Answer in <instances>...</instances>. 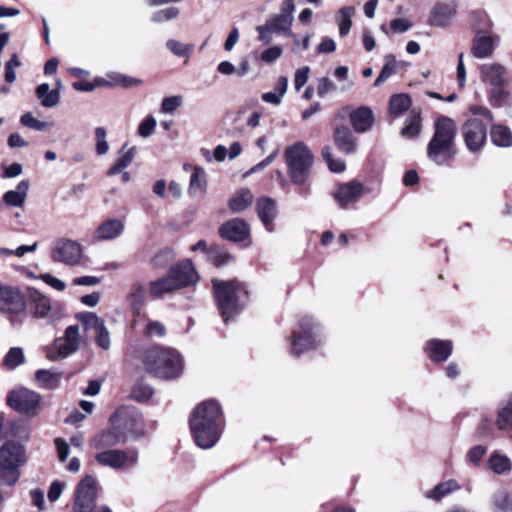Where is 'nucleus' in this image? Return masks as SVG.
<instances>
[{
  "label": "nucleus",
  "mask_w": 512,
  "mask_h": 512,
  "mask_svg": "<svg viewBox=\"0 0 512 512\" xmlns=\"http://www.w3.org/2000/svg\"><path fill=\"white\" fill-rule=\"evenodd\" d=\"M334 140L338 148L345 153H351L356 148L355 139L351 131L345 126H339L335 129Z\"/></svg>",
  "instance_id": "nucleus-32"
},
{
  "label": "nucleus",
  "mask_w": 512,
  "mask_h": 512,
  "mask_svg": "<svg viewBox=\"0 0 512 512\" xmlns=\"http://www.w3.org/2000/svg\"><path fill=\"white\" fill-rule=\"evenodd\" d=\"M320 343L317 325L311 317L305 316L300 319L298 328L292 333L290 353L293 356H300L304 352L316 349Z\"/></svg>",
  "instance_id": "nucleus-10"
},
{
  "label": "nucleus",
  "mask_w": 512,
  "mask_h": 512,
  "mask_svg": "<svg viewBox=\"0 0 512 512\" xmlns=\"http://www.w3.org/2000/svg\"><path fill=\"white\" fill-rule=\"evenodd\" d=\"M310 68L308 66H304L299 68L295 72L294 78V86L296 91H299L306 83L309 78Z\"/></svg>",
  "instance_id": "nucleus-63"
},
{
  "label": "nucleus",
  "mask_w": 512,
  "mask_h": 512,
  "mask_svg": "<svg viewBox=\"0 0 512 512\" xmlns=\"http://www.w3.org/2000/svg\"><path fill=\"white\" fill-rule=\"evenodd\" d=\"M499 40L497 35H484L477 32L472 41V55L479 59L491 57Z\"/></svg>",
  "instance_id": "nucleus-21"
},
{
  "label": "nucleus",
  "mask_w": 512,
  "mask_h": 512,
  "mask_svg": "<svg viewBox=\"0 0 512 512\" xmlns=\"http://www.w3.org/2000/svg\"><path fill=\"white\" fill-rule=\"evenodd\" d=\"M494 512H512V493L505 490L496 492L491 501Z\"/></svg>",
  "instance_id": "nucleus-41"
},
{
  "label": "nucleus",
  "mask_w": 512,
  "mask_h": 512,
  "mask_svg": "<svg viewBox=\"0 0 512 512\" xmlns=\"http://www.w3.org/2000/svg\"><path fill=\"white\" fill-rule=\"evenodd\" d=\"M413 26V23L406 18H396L390 23V29L394 33H404Z\"/></svg>",
  "instance_id": "nucleus-62"
},
{
  "label": "nucleus",
  "mask_w": 512,
  "mask_h": 512,
  "mask_svg": "<svg viewBox=\"0 0 512 512\" xmlns=\"http://www.w3.org/2000/svg\"><path fill=\"white\" fill-rule=\"evenodd\" d=\"M219 232L221 237L226 240L240 242L249 236V227L244 220L235 218L225 222Z\"/></svg>",
  "instance_id": "nucleus-22"
},
{
  "label": "nucleus",
  "mask_w": 512,
  "mask_h": 512,
  "mask_svg": "<svg viewBox=\"0 0 512 512\" xmlns=\"http://www.w3.org/2000/svg\"><path fill=\"white\" fill-rule=\"evenodd\" d=\"M76 318L84 325L85 330L95 329L102 321H104L93 312L78 313Z\"/></svg>",
  "instance_id": "nucleus-57"
},
{
  "label": "nucleus",
  "mask_w": 512,
  "mask_h": 512,
  "mask_svg": "<svg viewBox=\"0 0 512 512\" xmlns=\"http://www.w3.org/2000/svg\"><path fill=\"white\" fill-rule=\"evenodd\" d=\"M489 468L496 474H504L512 469V461L506 455L495 451L488 460Z\"/></svg>",
  "instance_id": "nucleus-38"
},
{
  "label": "nucleus",
  "mask_w": 512,
  "mask_h": 512,
  "mask_svg": "<svg viewBox=\"0 0 512 512\" xmlns=\"http://www.w3.org/2000/svg\"><path fill=\"white\" fill-rule=\"evenodd\" d=\"M294 18H288L286 16L277 14L269 18L266 22L271 26L277 34L291 35V26Z\"/></svg>",
  "instance_id": "nucleus-42"
},
{
  "label": "nucleus",
  "mask_w": 512,
  "mask_h": 512,
  "mask_svg": "<svg viewBox=\"0 0 512 512\" xmlns=\"http://www.w3.org/2000/svg\"><path fill=\"white\" fill-rule=\"evenodd\" d=\"M27 462L26 449L17 441H6L0 447V482L13 486L20 477V467Z\"/></svg>",
  "instance_id": "nucleus-7"
},
{
  "label": "nucleus",
  "mask_w": 512,
  "mask_h": 512,
  "mask_svg": "<svg viewBox=\"0 0 512 512\" xmlns=\"http://www.w3.org/2000/svg\"><path fill=\"white\" fill-rule=\"evenodd\" d=\"M460 489V485L454 479L439 483L426 493V497L433 500H440L448 494Z\"/></svg>",
  "instance_id": "nucleus-40"
},
{
  "label": "nucleus",
  "mask_w": 512,
  "mask_h": 512,
  "mask_svg": "<svg viewBox=\"0 0 512 512\" xmlns=\"http://www.w3.org/2000/svg\"><path fill=\"white\" fill-rule=\"evenodd\" d=\"M174 253L170 249H163L156 253L151 259V265L154 268H165L169 263L174 260Z\"/></svg>",
  "instance_id": "nucleus-50"
},
{
  "label": "nucleus",
  "mask_w": 512,
  "mask_h": 512,
  "mask_svg": "<svg viewBox=\"0 0 512 512\" xmlns=\"http://www.w3.org/2000/svg\"><path fill=\"white\" fill-rule=\"evenodd\" d=\"M254 195L247 188H242L234 193L228 202L229 209L234 213H239L247 209L253 202Z\"/></svg>",
  "instance_id": "nucleus-31"
},
{
  "label": "nucleus",
  "mask_w": 512,
  "mask_h": 512,
  "mask_svg": "<svg viewBox=\"0 0 512 512\" xmlns=\"http://www.w3.org/2000/svg\"><path fill=\"white\" fill-rule=\"evenodd\" d=\"M421 130V118L419 114L410 115L405 122V126L401 131L403 137L412 139L416 137Z\"/></svg>",
  "instance_id": "nucleus-46"
},
{
  "label": "nucleus",
  "mask_w": 512,
  "mask_h": 512,
  "mask_svg": "<svg viewBox=\"0 0 512 512\" xmlns=\"http://www.w3.org/2000/svg\"><path fill=\"white\" fill-rule=\"evenodd\" d=\"M138 459L137 449L111 448L98 451L94 456L98 465L114 470H129L137 465Z\"/></svg>",
  "instance_id": "nucleus-11"
},
{
  "label": "nucleus",
  "mask_w": 512,
  "mask_h": 512,
  "mask_svg": "<svg viewBox=\"0 0 512 512\" xmlns=\"http://www.w3.org/2000/svg\"><path fill=\"white\" fill-rule=\"evenodd\" d=\"M97 499V482L91 475H86L77 484L73 512H91Z\"/></svg>",
  "instance_id": "nucleus-13"
},
{
  "label": "nucleus",
  "mask_w": 512,
  "mask_h": 512,
  "mask_svg": "<svg viewBox=\"0 0 512 512\" xmlns=\"http://www.w3.org/2000/svg\"><path fill=\"white\" fill-rule=\"evenodd\" d=\"M132 397L138 401H146L153 395V389L146 384L138 383L132 389Z\"/></svg>",
  "instance_id": "nucleus-58"
},
{
  "label": "nucleus",
  "mask_w": 512,
  "mask_h": 512,
  "mask_svg": "<svg viewBox=\"0 0 512 512\" xmlns=\"http://www.w3.org/2000/svg\"><path fill=\"white\" fill-rule=\"evenodd\" d=\"M183 104L181 95L165 97L161 103V112L165 114H173Z\"/></svg>",
  "instance_id": "nucleus-56"
},
{
  "label": "nucleus",
  "mask_w": 512,
  "mask_h": 512,
  "mask_svg": "<svg viewBox=\"0 0 512 512\" xmlns=\"http://www.w3.org/2000/svg\"><path fill=\"white\" fill-rule=\"evenodd\" d=\"M124 224L118 219H109L103 222L95 231L98 240H112L123 233Z\"/></svg>",
  "instance_id": "nucleus-27"
},
{
  "label": "nucleus",
  "mask_w": 512,
  "mask_h": 512,
  "mask_svg": "<svg viewBox=\"0 0 512 512\" xmlns=\"http://www.w3.org/2000/svg\"><path fill=\"white\" fill-rule=\"evenodd\" d=\"M50 258L69 267L79 266L83 260V248L74 240L60 238L52 243Z\"/></svg>",
  "instance_id": "nucleus-12"
},
{
  "label": "nucleus",
  "mask_w": 512,
  "mask_h": 512,
  "mask_svg": "<svg viewBox=\"0 0 512 512\" xmlns=\"http://www.w3.org/2000/svg\"><path fill=\"white\" fill-rule=\"evenodd\" d=\"M62 373L57 370H38L36 379L39 385L45 389H55L60 384Z\"/></svg>",
  "instance_id": "nucleus-39"
},
{
  "label": "nucleus",
  "mask_w": 512,
  "mask_h": 512,
  "mask_svg": "<svg viewBox=\"0 0 512 512\" xmlns=\"http://www.w3.org/2000/svg\"><path fill=\"white\" fill-rule=\"evenodd\" d=\"M481 81L488 87L487 99L495 108H501L507 97L508 72L498 63L484 64L480 68Z\"/></svg>",
  "instance_id": "nucleus-8"
},
{
  "label": "nucleus",
  "mask_w": 512,
  "mask_h": 512,
  "mask_svg": "<svg viewBox=\"0 0 512 512\" xmlns=\"http://www.w3.org/2000/svg\"><path fill=\"white\" fill-rule=\"evenodd\" d=\"M321 155L323 159L326 161L330 171L335 173H341L345 170V163L341 159H334L332 156V151L329 146H325Z\"/></svg>",
  "instance_id": "nucleus-49"
},
{
  "label": "nucleus",
  "mask_w": 512,
  "mask_h": 512,
  "mask_svg": "<svg viewBox=\"0 0 512 512\" xmlns=\"http://www.w3.org/2000/svg\"><path fill=\"white\" fill-rule=\"evenodd\" d=\"M8 434L18 438H25L28 437L29 431L22 422H11L0 416V437H6Z\"/></svg>",
  "instance_id": "nucleus-34"
},
{
  "label": "nucleus",
  "mask_w": 512,
  "mask_h": 512,
  "mask_svg": "<svg viewBox=\"0 0 512 512\" xmlns=\"http://www.w3.org/2000/svg\"><path fill=\"white\" fill-rule=\"evenodd\" d=\"M350 121L356 132L364 133L373 126V111L366 106L359 107L350 113Z\"/></svg>",
  "instance_id": "nucleus-26"
},
{
  "label": "nucleus",
  "mask_w": 512,
  "mask_h": 512,
  "mask_svg": "<svg viewBox=\"0 0 512 512\" xmlns=\"http://www.w3.org/2000/svg\"><path fill=\"white\" fill-rule=\"evenodd\" d=\"M20 123L23 126L29 127L37 131H44L47 129L48 126L52 125L47 122L36 119L30 112H27L21 116Z\"/></svg>",
  "instance_id": "nucleus-55"
},
{
  "label": "nucleus",
  "mask_w": 512,
  "mask_h": 512,
  "mask_svg": "<svg viewBox=\"0 0 512 512\" xmlns=\"http://www.w3.org/2000/svg\"><path fill=\"white\" fill-rule=\"evenodd\" d=\"M35 92L41 105L45 108L55 107L60 102V92L57 89L51 90L47 83L40 84Z\"/></svg>",
  "instance_id": "nucleus-33"
},
{
  "label": "nucleus",
  "mask_w": 512,
  "mask_h": 512,
  "mask_svg": "<svg viewBox=\"0 0 512 512\" xmlns=\"http://www.w3.org/2000/svg\"><path fill=\"white\" fill-rule=\"evenodd\" d=\"M424 350L432 362L440 363L450 357L453 343L450 340L431 339L427 341Z\"/></svg>",
  "instance_id": "nucleus-25"
},
{
  "label": "nucleus",
  "mask_w": 512,
  "mask_h": 512,
  "mask_svg": "<svg viewBox=\"0 0 512 512\" xmlns=\"http://www.w3.org/2000/svg\"><path fill=\"white\" fill-rule=\"evenodd\" d=\"M8 403L20 413L35 415L38 411L40 396L29 389L20 388L9 394Z\"/></svg>",
  "instance_id": "nucleus-15"
},
{
  "label": "nucleus",
  "mask_w": 512,
  "mask_h": 512,
  "mask_svg": "<svg viewBox=\"0 0 512 512\" xmlns=\"http://www.w3.org/2000/svg\"><path fill=\"white\" fill-rule=\"evenodd\" d=\"M256 211L266 230L272 232L274 230L273 222L278 214L276 201L269 197H261L256 202Z\"/></svg>",
  "instance_id": "nucleus-23"
},
{
  "label": "nucleus",
  "mask_w": 512,
  "mask_h": 512,
  "mask_svg": "<svg viewBox=\"0 0 512 512\" xmlns=\"http://www.w3.org/2000/svg\"><path fill=\"white\" fill-rule=\"evenodd\" d=\"M256 31L258 33V39L264 44H269L272 42V34L275 33L272 30L271 26L266 22L264 25H259L256 27Z\"/></svg>",
  "instance_id": "nucleus-64"
},
{
  "label": "nucleus",
  "mask_w": 512,
  "mask_h": 512,
  "mask_svg": "<svg viewBox=\"0 0 512 512\" xmlns=\"http://www.w3.org/2000/svg\"><path fill=\"white\" fill-rule=\"evenodd\" d=\"M126 301L128 302L133 314L139 315L145 302L144 285L140 282H134L126 296Z\"/></svg>",
  "instance_id": "nucleus-30"
},
{
  "label": "nucleus",
  "mask_w": 512,
  "mask_h": 512,
  "mask_svg": "<svg viewBox=\"0 0 512 512\" xmlns=\"http://www.w3.org/2000/svg\"><path fill=\"white\" fill-rule=\"evenodd\" d=\"M135 151V147L129 148L122 156L119 157L115 164L112 167H110L107 174L109 176H114L121 172L126 167H128L135 157Z\"/></svg>",
  "instance_id": "nucleus-47"
},
{
  "label": "nucleus",
  "mask_w": 512,
  "mask_h": 512,
  "mask_svg": "<svg viewBox=\"0 0 512 512\" xmlns=\"http://www.w3.org/2000/svg\"><path fill=\"white\" fill-rule=\"evenodd\" d=\"M165 333L166 328L159 321H149L144 328V334L148 337H163Z\"/></svg>",
  "instance_id": "nucleus-61"
},
{
  "label": "nucleus",
  "mask_w": 512,
  "mask_h": 512,
  "mask_svg": "<svg viewBox=\"0 0 512 512\" xmlns=\"http://www.w3.org/2000/svg\"><path fill=\"white\" fill-rule=\"evenodd\" d=\"M458 4L456 0H441L437 2L430 15L429 24L435 27H446L457 14Z\"/></svg>",
  "instance_id": "nucleus-17"
},
{
  "label": "nucleus",
  "mask_w": 512,
  "mask_h": 512,
  "mask_svg": "<svg viewBox=\"0 0 512 512\" xmlns=\"http://www.w3.org/2000/svg\"><path fill=\"white\" fill-rule=\"evenodd\" d=\"M29 189V182L27 180H22L18 183L16 189L9 190L4 193L3 201L12 207H22L27 198Z\"/></svg>",
  "instance_id": "nucleus-28"
},
{
  "label": "nucleus",
  "mask_w": 512,
  "mask_h": 512,
  "mask_svg": "<svg viewBox=\"0 0 512 512\" xmlns=\"http://www.w3.org/2000/svg\"><path fill=\"white\" fill-rule=\"evenodd\" d=\"M284 157L287 173L294 184L303 185L307 182L314 163V155L302 141L286 147Z\"/></svg>",
  "instance_id": "nucleus-6"
},
{
  "label": "nucleus",
  "mask_w": 512,
  "mask_h": 512,
  "mask_svg": "<svg viewBox=\"0 0 512 512\" xmlns=\"http://www.w3.org/2000/svg\"><path fill=\"white\" fill-rule=\"evenodd\" d=\"M24 352L20 347L11 348L3 359V364L8 369H14L24 362Z\"/></svg>",
  "instance_id": "nucleus-48"
},
{
  "label": "nucleus",
  "mask_w": 512,
  "mask_h": 512,
  "mask_svg": "<svg viewBox=\"0 0 512 512\" xmlns=\"http://www.w3.org/2000/svg\"><path fill=\"white\" fill-rule=\"evenodd\" d=\"M25 309V300L19 290L0 286V310L8 313H19Z\"/></svg>",
  "instance_id": "nucleus-19"
},
{
  "label": "nucleus",
  "mask_w": 512,
  "mask_h": 512,
  "mask_svg": "<svg viewBox=\"0 0 512 512\" xmlns=\"http://www.w3.org/2000/svg\"><path fill=\"white\" fill-rule=\"evenodd\" d=\"M490 135L494 145L503 148L512 146V131L509 127L501 124L493 125Z\"/></svg>",
  "instance_id": "nucleus-35"
},
{
  "label": "nucleus",
  "mask_w": 512,
  "mask_h": 512,
  "mask_svg": "<svg viewBox=\"0 0 512 512\" xmlns=\"http://www.w3.org/2000/svg\"><path fill=\"white\" fill-rule=\"evenodd\" d=\"M363 192V185L353 181L340 185L334 193V199L341 208H345L348 204L358 201Z\"/></svg>",
  "instance_id": "nucleus-24"
},
{
  "label": "nucleus",
  "mask_w": 512,
  "mask_h": 512,
  "mask_svg": "<svg viewBox=\"0 0 512 512\" xmlns=\"http://www.w3.org/2000/svg\"><path fill=\"white\" fill-rule=\"evenodd\" d=\"M30 310L36 318L46 319L54 323L62 317L59 304H52L50 298L37 290L30 293Z\"/></svg>",
  "instance_id": "nucleus-14"
},
{
  "label": "nucleus",
  "mask_w": 512,
  "mask_h": 512,
  "mask_svg": "<svg viewBox=\"0 0 512 512\" xmlns=\"http://www.w3.org/2000/svg\"><path fill=\"white\" fill-rule=\"evenodd\" d=\"M142 364L147 373L160 379H175L183 373V360L180 354L163 346H153L144 351Z\"/></svg>",
  "instance_id": "nucleus-2"
},
{
  "label": "nucleus",
  "mask_w": 512,
  "mask_h": 512,
  "mask_svg": "<svg viewBox=\"0 0 512 512\" xmlns=\"http://www.w3.org/2000/svg\"><path fill=\"white\" fill-rule=\"evenodd\" d=\"M169 275L173 279L176 289L194 285L199 277L190 260H183L171 267Z\"/></svg>",
  "instance_id": "nucleus-18"
},
{
  "label": "nucleus",
  "mask_w": 512,
  "mask_h": 512,
  "mask_svg": "<svg viewBox=\"0 0 512 512\" xmlns=\"http://www.w3.org/2000/svg\"><path fill=\"white\" fill-rule=\"evenodd\" d=\"M110 425L119 428L125 441L135 440L145 435L142 415L132 407H122L110 417Z\"/></svg>",
  "instance_id": "nucleus-9"
},
{
  "label": "nucleus",
  "mask_w": 512,
  "mask_h": 512,
  "mask_svg": "<svg viewBox=\"0 0 512 512\" xmlns=\"http://www.w3.org/2000/svg\"><path fill=\"white\" fill-rule=\"evenodd\" d=\"M189 423L196 445L202 449H210L219 441L225 419L219 403L206 400L192 411Z\"/></svg>",
  "instance_id": "nucleus-1"
},
{
  "label": "nucleus",
  "mask_w": 512,
  "mask_h": 512,
  "mask_svg": "<svg viewBox=\"0 0 512 512\" xmlns=\"http://www.w3.org/2000/svg\"><path fill=\"white\" fill-rule=\"evenodd\" d=\"M180 13L179 8L177 7H168L165 9L158 10L153 13L151 20L154 23H164L171 21L178 17Z\"/></svg>",
  "instance_id": "nucleus-51"
},
{
  "label": "nucleus",
  "mask_w": 512,
  "mask_h": 512,
  "mask_svg": "<svg viewBox=\"0 0 512 512\" xmlns=\"http://www.w3.org/2000/svg\"><path fill=\"white\" fill-rule=\"evenodd\" d=\"M94 330L97 345L103 350H108L111 345L110 333L105 326L104 321H102Z\"/></svg>",
  "instance_id": "nucleus-53"
},
{
  "label": "nucleus",
  "mask_w": 512,
  "mask_h": 512,
  "mask_svg": "<svg viewBox=\"0 0 512 512\" xmlns=\"http://www.w3.org/2000/svg\"><path fill=\"white\" fill-rule=\"evenodd\" d=\"M384 61L385 64L374 82L375 87L383 84L391 75L396 72V58L394 55H386Z\"/></svg>",
  "instance_id": "nucleus-45"
},
{
  "label": "nucleus",
  "mask_w": 512,
  "mask_h": 512,
  "mask_svg": "<svg viewBox=\"0 0 512 512\" xmlns=\"http://www.w3.org/2000/svg\"><path fill=\"white\" fill-rule=\"evenodd\" d=\"M176 289L173 279L168 274L166 277L151 281L149 283V293L154 298H160L166 293H171Z\"/></svg>",
  "instance_id": "nucleus-37"
},
{
  "label": "nucleus",
  "mask_w": 512,
  "mask_h": 512,
  "mask_svg": "<svg viewBox=\"0 0 512 512\" xmlns=\"http://www.w3.org/2000/svg\"><path fill=\"white\" fill-rule=\"evenodd\" d=\"M456 123L448 117H440L434 124V134L427 146V157L441 166L452 160L456 154Z\"/></svg>",
  "instance_id": "nucleus-3"
},
{
  "label": "nucleus",
  "mask_w": 512,
  "mask_h": 512,
  "mask_svg": "<svg viewBox=\"0 0 512 512\" xmlns=\"http://www.w3.org/2000/svg\"><path fill=\"white\" fill-rule=\"evenodd\" d=\"M81 344V337L79 335V327L76 325L68 326L65 330L64 336L55 341V349L57 355L49 354L48 357L54 359L56 357L65 358L70 354L76 352Z\"/></svg>",
  "instance_id": "nucleus-16"
},
{
  "label": "nucleus",
  "mask_w": 512,
  "mask_h": 512,
  "mask_svg": "<svg viewBox=\"0 0 512 512\" xmlns=\"http://www.w3.org/2000/svg\"><path fill=\"white\" fill-rule=\"evenodd\" d=\"M123 434H121L119 428L111 425L109 428L104 429L97 433L91 440V445L101 450L115 448L120 443H125Z\"/></svg>",
  "instance_id": "nucleus-20"
},
{
  "label": "nucleus",
  "mask_w": 512,
  "mask_h": 512,
  "mask_svg": "<svg viewBox=\"0 0 512 512\" xmlns=\"http://www.w3.org/2000/svg\"><path fill=\"white\" fill-rule=\"evenodd\" d=\"M468 112L472 117L463 123L461 132L467 149L471 152H478L487 138V129L484 122L490 123L494 120V117L493 113L483 105H470Z\"/></svg>",
  "instance_id": "nucleus-5"
},
{
  "label": "nucleus",
  "mask_w": 512,
  "mask_h": 512,
  "mask_svg": "<svg viewBox=\"0 0 512 512\" xmlns=\"http://www.w3.org/2000/svg\"><path fill=\"white\" fill-rule=\"evenodd\" d=\"M166 47L174 55L179 56V57L188 56V54L193 50L192 44L181 43L175 39H169L166 42Z\"/></svg>",
  "instance_id": "nucleus-54"
},
{
  "label": "nucleus",
  "mask_w": 512,
  "mask_h": 512,
  "mask_svg": "<svg viewBox=\"0 0 512 512\" xmlns=\"http://www.w3.org/2000/svg\"><path fill=\"white\" fill-rule=\"evenodd\" d=\"M411 106V98L407 94H397L390 99V113L398 116L407 111Z\"/></svg>",
  "instance_id": "nucleus-44"
},
{
  "label": "nucleus",
  "mask_w": 512,
  "mask_h": 512,
  "mask_svg": "<svg viewBox=\"0 0 512 512\" xmlns=\"http://www.w3.org/2000/svg\"><path fill=\"white\" fill-rule=\"evenodd\" d=\"M206 189V174L205 171L199 167L196 166L194 168V171L190 177L189 182V194L193 197L201 196L204 194Z\"/></svg>",
  "instance_id": "nucleus-36"
},
{
  "label": "nucleus",
  "mask_w": 512,
  "mask_h": 512,
  "mask_svg": "<svg viewBox=\"0 0 512 512\" xmlns=\"http://www.w3.org/2000/svg\"><path fill=\"white\" fill-rule=\"evenodd\" d=\"M355 13L353 7H344L342 8L337 15V22L339 26V35L341 37H345L352 26V17Z\"/></svg>",
  "instance_id": "nucleus-43"
},
{
  "label": "nucleus",
  "mask_w": 512,
  "mask_h": 512,
  "mask_svg": "<svg viewBox=\"0 0 512 512\" xmlns=\"http://www.w3.org/2000/svg\"><path fill=\"white\" fill-rule=\"evenodd\" d=\"M283 54L280 46H272L262 51L260 59L266 64H272L277 61Z\"/></svg>",
  "instance_id": "nucleus-59"
},
{
  "label": "nucleus",
  "mask_w": 512,
  "mask_h": 512,
  "mask_svg": "<svg viewBox=\"0 0 512 512\" xmlns=\"http://www.w3.org/2000/svg\"><path fill=\"white\" fill-rule=\"evenodd\" d=\"M107 132L104 127H97L95 129V151L97 155H105L109 151V144L107 142Z\"/></svg>",
  "instance_id": "nucleus-52"
},
{
  "label": "nucleus",
  "mask_w": 512,
  "mask_h": 512,
  "mask_svg": "<svg viewBox=\"0 0 512 512\" xmlns=\"http://www.w3.org/2000/svg\"><path fill=\"white\" fill-rule=\"evenodd\" d=\"M496 426L499 430L511 432L512 436V394L499 405Z\"/></svg>",
  "instance_id": "nucleus-29"
},
{
  "label": "nucleus",
  "mask_w": 512,
  "mask_h": 512,
  "mask_svg": "<svg viewBox=\"0 0 512 512\" xmlns=\"http://www.w3.org/2000/svg\"><path fill=\"white\" fill-rule=\"evenodd\" d=\"M157 122L153 116H147L138 127V135L147 138L152 135L156 128Z\"/></svg>",
  "instance_id": "nucleus-60"
},
{
  "label": "nucleus",
  "mask_w": 512,
  "mask_h": 512,
  "mask_svg": "<svg viewBox=\"0 0 512 512\" xmlns=\"http://www.w3.org/2000/svg\"><path fill=\"white\" fill-rule=\"evenodd\" d=\"M214 296L223 320L227 323L239 314L248 292L238 281L213 280Z\"/></svg>",
  "instance_id": "nucleus-4"
}]
</instances>
